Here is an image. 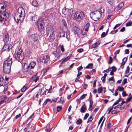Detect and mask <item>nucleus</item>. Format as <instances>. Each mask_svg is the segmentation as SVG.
I'll use <instances>...</instances> for the list:
<instances>
[{
	"mask_svg": "<svg viewBox=\"0 0 132 132\" xmlns=\"http://www.w3.org/2000/svg\"><path fill=\"white\" fill-rule=\"evenodd\" d=\"M6 5L4 2L0 3V23L4 25L9 18L8 13L6 11Z\"/></svg>",
	"mask_w": 132,
	"mask_h": 132,
	"instance_id": "f257e3e1",
	"label": "nucleus"
},
{
	"mask_svg": "<svg viewBox=\"0 0 132 132\" xmlns=\"http://www.w3.org/2000/svg\"><path fill=\"white\" fill-rule=\"evenodd\" d=\"M25 15L24 10L23 7H20L15 13L14 20L18 23L19 21L22 22L23 20Z\"/></svg>",
	"mask_w": 132,
	"mask_h": 132,
	"instance_id": "f03ea898",
	"label": "nucleus"
},
{
	"mask_svg": "<svg viewBox=\"0 0 132 132\" xmlns=\"http://www.w3.org/2000/svg\"><path fill=\"white\" fill-rule=\"evenodd\" d=\"M12 62V57L10 56L9 58L4 62L3 66V70L5 73L8 74L10 72Z\"/></svg>",
	"mask_w": 132,
	"mask_h": 132,
	"instance_id": "7ed1b4c3",
	"label": "nucleus"
},
{
	"mask_svg": "<svg viewBox=\"0 0 132 132\" xmlns=\"http://www.w3.org/2000/svg\"><path fill=\"white\" fill-rule=\"evenodd\" d=\"M104 11L103 7H101L98 10L94 11V12H92L91 13L93 16L95 21H97L99 20L102 15V13L104 12Z\"/></svg>",
	"mask_w": 132,
	"mask_h": 132,
	"instance_id": "20e7f679",
	"label": "nucleus"
},
{
	"mask_svg": "<svg viewBox=\"0 0 132 132\" xmlns=\"http://www.w3.org/2000/svg\"><path fill=\"white\" fill-rule=\"evenodd\" d=\"M15 55L16 60L18 61H22L24 58L23 53L21 48H16Z\"/></svg>",
	"mask_w": 132,
	"mask_h": 132,
	"instance_id": "39448f33",
	"label": "nucleus"
},
{
	"mask_svg": "<svg viewBox=\"0 0 132 132\" xmlns=\"http://www.w3.org/2000/svg\"><path fill=\"white\" fill-rule=\"evenodd\" d=\"M85 17L84 13L81 11H77L74 13L72 15L73 18L74 20H82Z\"/></svg>",
	"mask_w": 132,
	"mask_h": 132,
	"instance_id": "423d86ee",
	"label": "nucleus"
},
{
	"mask_svg": "<svg viewBox=\"0 0 132 132\" xmlns=\"http://www.w3.org/2000/svg\"><path fill=\"white\" fill-rule=\"evenodd\" d=\"M37 24L40 31H42L44 26V23L42 19H39L37 21Z\"/></svg>",
	"mask_w": 132,
	"mask_h": 132,
	"instance_id": "0eeeda50",
	"label": "nucleus"
},
{
	"mask_svg": "<svg viewBox=\"0 0 132 132\" xmlns=\"http://www.w3.org/2000/svg\"><path fill=\"white\" fill-rule=\"evenodd\" d=\"M73 11V9H69L66 8H64L62 9V12L64 15H67L68 16H70L72 13Z\"/></svg>",
	"mask_w": 132,
	"mask_h": 132,
	"instance_id": "6e6552de",
	"label": "nucleus"
},
{
	"mask_svg": "<svg viewBox=\"0 0 132 132\" xmlns=\"http://www.w3.org/2000/svg\"><path fill=\"white\" fill-rule=\"evenodd\" d=\"M46 30L47 34L53 33H54V30L52 26L50 25H47Z\"/></svg>",
	"mask_w": 132,
	"mask_h": 132,
	"instance_id": "1a4fd4ad",
	"label": "nucleus"
},
{
	"mask_svg": "<svg viewBox=\"0 0 132 132\" xmlns=\"http://www.w3.org/2000/svg\"><path fill=\"white\" fill-rule=\"evenodd\" d=\"M50 60V57L49 56L47 55L44 56V57L42 59V62L45 63H48Z\"/></svg>",
	"mask_w": 132,
	"mask_h": 132,
	"instance_id": "9d476101",
	"label": "nucleus"
},
{
	"mask_svg": "<svg viewBox=\"0 0 132 132\" xmlns=\"http://www.w3.org/2000/svg\"><path fill=\"white\" fill-rule=\"evenodd\" d=\"M11 47L10 46L9 44H5L3 47L2 50L3 51H9L10 49H11Z\"/></svg>",
	"mask_w": 132,
	"mask_h": 132,
	"instance_id": "9b49d317",
	"label": "nucleus"
},
{
	"mask_svg": "<svg viewBox=\"0 0 132 132\" xmlns=\"http://www.w3.org/2000/svg\"><path fill=\"white\" fill-rule=\"evenodd\" d=\"M39 77H38L37 76V74H36L32 76L30 79V81H34L36 82L39 79Z\"/></svg>",
	"mask_w": 132,
	"mask_h": 132,
	"instance_id": "f8f14e48",
	"label": "nucleus"
},
{
	"mask_svg": "<svg viewBox=\"0 0 132 132\" xmlns=\"http://www.w3.org/2000/svg\"><path fill=\"white\" fill-rule=\"evenodd\" d=\"M3 40L4 43H6L8 42L9 40V37L7 33H6L4 35Z\"/></svg>",
	"mask_w": 132,
	"mask_h": 132,
	"instance_id": "ddd939ff",
	"label": "nucleus"
},
{
	"mask_svg": "<svg viewBox=\"0 0 132 132\" xmlns=\"http://www.w3.org/2000/svg\"><path fill=\"white\" fill-rule=\"evenodd\" d=\"M5 84V80L3 77L0 75V86H4Z\"/></svg>",
	"mask_w": 132,
	"mask_h": 132,
	"instance_id": "4468645a",
	"label": "nucleus"
},
{
	"mask_svg": "<svg viewBox=\"0 0 132 132\" xmlns=\"http://www.w3.org/2000/svg\"><path fill=\"white\" fill-rule=\"evenodd\" d=\"M32 38L33 40L35 42H37L38 40V36L36 34H32Z\"/></svg>",
	"mask_w": 132,
	"mask_h": 132,
	"instance_id": "2eb2a0df",
	"label": "nucleus"
},
{
	"mask_svg": "<svg viewBox=\"0 0 132 132\" xmlns=\"http://www.w3.org/2000/svg\"><path fill=\"white\" fill-rule=\"evenodd\" d=\"M36 64L35 62L34 61H32L28 67V68L30 69H33Z\"/></svg>",
	"mask_w": 132,
	"mask_h": 132,
	"instance_id": "dca6fc26",
	"label": "nucleus"
},
{
	"mask_svg": "<svg viewBox=\"0 0 132 132\" xmlns=\"http://www.w3.org/2000/svg\"><path fill=\"white\" fill-rule=\"evenodd\" d=\"M79 30V28L76 26L74 27L72 29V31L75 35L78 34Z\"/></svg>",
	"mask_w": 132,
	"mask_h": 132,
	"instance_id": "f3484780",
	"label": "nucleus"
},
{
	"mask_svg": "<svg viewBox=\"0 0 132 132\" xmlns=\"http://www.w3.org/2000/svg\"><path fill=\"white\" fill-rule=\"evenodd\" d=\"M127 59L126 57H124L122 60V62L121 64V68L123 69L124 67V65L125 64L126 62L127 61Z\"/></svg>",
	"mask_w": 132,
	"mask_h": 132,
	"instance_id": "a211bd4d",
	"label": "nucleus"
},
{
	"mask_svg": "<svg viewBox=\"0 0 132 132\" xmlns=\"http://www.w3.org/2000/svg\"><path fill=\"white\" fill-rule=\"evenodd\" d=\"M28 88V86L27 85H24L21 89L22 92H24Z\"/></svg>",
	"mask_w": 132,
	"mask_h": 132,
	"instance_id": "6ab92c4d",
	"label": "nucleus"
},
{
	"mask_svg": "<svg viewBox=\"0 0 132 132\" xmlns=\"http://www.w3.org/2000/svg\"><path fill=\"white\" fill-rule=\"evenodd\" d=\"M124 3L122 2L119 4L118 7V10H120L124 6Z\"/></svg>",
	"mask_w": 132,
	"mask_h": 132,
	"instance_id": "aec40b11",
	"label": "nucleus"
},
{
	"mask_svg": "<svg viewBox=\"0 0 132 132\" xmlns=\"http://www.w3.org/2000/svg\"><path fill=\"white\" fill-rule=\"evenodd\" d=\"M86 110V107L85 105H82L81 108L80 112L81 113H84Z\"/></svg>",
	"mask_w": 132,
	"mask_h": 132,
	"instance_id": "412c9836",
	"label": "nucleus"
},
{
	"mask_svg": "<svg viewBox=\"0 0 132 132\" xmlns=\"http://www.w3.org/2000/svg\"><path fill=\"white\" fill-rule=\"evenodd\" d=\"M89 26V24L88 23H87L85 25L84 29V30H85V31H88Z\"/></svg>",
	"mask_w": 132,
	"mask_h": 132,
	"instance_id": "4be33fe9",
	"label": "nucleus"
},
{
	"mask_svg": "<svg viewBox=\"0 0 132 132\" xmlns=\"http://www.w3.org/2000/svg\"><path fill=\"white\" fill-rule=\"evenodd\" d=\"M32 5L34 6L37 7L38 6V4L35 0H33L32 2Z\"/></svg>",
	"mask_w": 132,
	"mask_h": 132,
	"instance_id": "5701e85b",
	"label": "nucleus"
},
{
	"mask_svg": "<svg viewBox=\"0 0 132 132\" xmlns=\"http://www.w3.org/2000/svg\"><path fill=\"white\" fill-rule=\"evenodd\" d=\"M99 42L93 44L91 46L92 48H96L98 46V45L100 44Z\"/></svg>",
	"mask_w": 132,
	"mask_h": 132,
	"instance_id": "b1692460",
	"label": "nucleus"
},
{
	"mask_svg": "<svg viewBox=\"0 0 132 132\" xmlns=\"http://www.w3.org/2000/svg\"><path fill=\"white\" fill-rule=\"evenodd\" d=\"M53 54L55 56L58 58H59L60 56V55L57 51H54L53 52Z\"/></svg>",
	"mask_w": 132,
	"mask_h": 132,
	"instance_id": "393cba45",
	"label": "nucleus"
},
{
	"mask_svg": "<svg viewBox=\"0 0 132 132\" xmlns=\"http://www.w3.org/2000/svg\"><path fill=\"white\" fill-rule=\"evenodd\" d=\"M93 66V63H89L88 64L86 67V69L91 68Z\"/></svg>",
	"mask_w": 132,
	"mask_h": 132,
	"instance_id": "a878e982",
	"label": "nucleus"
},
{
	"mask_svg": "<svg viewBox=\"0 0 132 132\" xmlns=\"http://www.w3.org/2000/svg\"><path fill=\"white\" fill-rule=\"evenodd\" d=\"M48 35H49V36L50 39H53L54 37V33H50L49 34H48Z\"/></svg>",
	"mask_w": 132,
	"mask_h": 132,
	"instance_id": "bb28decb",
	"label": "nucleus"
},
{
	"mask_svg": "<svg viewBox=\"0 0 132 132\" xmlns=\"http://www.w3.org/2000/svg\"><path fill=\"white\" fill-rule=\"evenodd\" d=\"M62 23L66 27L67 25L66 22L64 19H62L61 21Z\"/></svg>",
	"mask_w": 132,
	"mask_h": 132,
	"instance_id": "cd10ccee",
	"label": "nucleus"
},
{
	"mask_svg": "<svg viewBox=\"0 0 132 132\" xmlns=\"http://www.w3.org/2000/svg\"><path fill=\"white\" fill-rule=\"evenodd\" d=\"M113 122L111 121H110L107 126V127L108 128H110L112 126Z\"/></svg>",
	"mask_w": 132,
	"mask_h": 132,
	"instance_id": "c85d7f7f",
	"label": "nucleus"
},
{
	"mask_svg": "<svg viewBox=\"0 0 132 132\" xmlns=\"http://www.w3.org/2000/svg\"><path fill=\"white\" fill-rule=\"evenodd\" d=\"M90 104H89V110H92V109H90V108H92V105L93 104V101L92 100H90L89 101Z\"/></svg>",
	"mask_w": 132,
	"mask_h": 132,
	"instance_id": "c756f323",
	"label": "nucleus"
},
{
	"mask_svg": "<svg viewBox=\"0 0 132 132\" xmlns=\"http://www.w3.org/2000/svg\"><path fill=\"white\" fill-rule=\"evenodd\" d=\"M82 122V121L81 119H79L76 122L77 125H80Z\"/></svg>",
	"mask_w": 132,
	"mask_h": 132,
	"instance_id": "7c9ffc66",
	"label": "nucleus"
},
{
	"mask_svg": "<svg viewBox=\"0 0 132 132\" xmlns=\"http://www.w3.org/2000/svg\"><path fill=\"white\" fill-rule=\"evenodd\" d=\"M52 130V129L50 128L49 125L48 126V127H47L45 129V131L47 132H50Z\"/></svg>",
	"mask_w": 132,
	"mask_h": 132,
	"instance_id": "2f4dec72",
	"label": "nucleus"
},
{
	"mask_svg": "<svg viewBox=\"0 0 132 132\" xmlns=\"http://www.w3.org/2000/svg\"><path fill=\"white\" fill-rule=\"evenodd\" d=\"M87 94H83L80 97V100H82L84 99L85 98V97L87 96Z\"/></svg>",
	"mask_w": 132,
	"mask_h": 132,
	"instance_id": "473e14b6",
	"label": "nucleus"
},
{
	"mask_svg": "<svg viewBox=\"0 0 132 132\" xmlns=\"http://www.w3.org/2000/svg\"><path fill=\"white\" fill-rule=\"evenodd\" d=\"M42 84L40 83L36 86L35 87L33 88L31 90V91L33 90L35 88L37 87H40L42 86Z\"/></svg>",
	"mask_w": 132,
	"mask_h": 132,
	"instance_id": "72a5a7b5",
	"label": "nucleus"
},
{
	"mask_svg": "<svg viewBox=\"0 0 132 132\" xmlns=\"http://www.w3.org/2000/svg\"><path fill=\"white\" fill-rule=\"evenodd\" d=\"M124 88L123 87H121V86L118 87V89L120 91H123L124 90Z\"/></svg>",
	"mask_w": 132,
	"mask_h": 132,
	"instance_id": "f704fd0d",
	"label": "nucleus"
},
{
	"mask_svg": "<svg viewBox=\"0 0 132 132\" xmlns=\"http://www.w3.org/2000/svg\"><path fill=\"white\" fill-rule=\"evenodd\" d=\"M93 120V118L92 117V116H90L89 118L88 119L87 121V123H88L89 122H91Z\"/></svg>",
	"mask_w": 132,
	"mask_h": 132,
	"instance_id": "c9c22d12",
	"label": "nucleus"
},
{
	"mask_svg": "<svg viewBox=\"0 0 132 132\" xmlns=\"http://www.w3.org/2000/svg\"><path fill=\"white\" fill-rule=\"evenodd\" d=\"M119 112V111L117 110H112L111 112V113L112 114H114L117 113Z\"/></svg>",
	"mask_w": 132,
	"mask_h": 132,
	"instance_id": "e433bc0d",
	"label": "nucleus"
},
{
	"mask_svg": "<svg viewBox=\"0 0 132 132\" xmlns=\"http://www.w3.org/2000/svg\"><path fill=\"white\" fill-rule=\"evenodd\" d=\"M103 90V88L102 87H100L98 89V93H101Z\"/></svg>",
	"mask_w": 132,
	"mask_h": 132,
	"instance_id": "4c0bfd02",
	"label": "nucleus"
},
{
	"mask_svg": "<svg viewBox=\"0 0 132 132\" xmlns=\"http://www.w3.org/2000/svg\"><path fill=\"white\" fill-rule=\"evenodd\" d=\"M109 60L108 62V63H109V64H110L112 62V60H113V59H112V57L111 56H109Z\"/></svg>",
	"mask_w": 132,
	"mask_h": 132,
	"instance_id": "58836bf2",
	"label": "nucleus"
},
{
	"mask_svg": "<svg viewBox=\"0 0 132 132\" xmlns=\"http://www.w3.org/2000/svg\"><path fill=\"white\" fill-rule=\"evenodd\" d=\"M120 98H119V100H117L116 101V102H115L114 103V104H113V105H112V106L113 107V106L117 104H118V103L120 101Z\"/></svg>",
	"mask_w": 132,
	"mask_h": 132,
	"instance_id": "ea45409f",
	"label": "nucleus"
},
{
	"mask_svg": "<svg viewBox=\"0 0 132 132\" xmlns=\"http://www.w3.org/2000/svg\"><path fill=\"white\" fill-rule=\"evenodd\" d=\"M118 31V30L116 29L114 30H113L111 31L110 33V34H113L116 33Z\"/></svg>",
	"mask_w": 132,
	"mask_h": 132,
	"instance_id": "a19ab883",
	"label": "nucleus"
},
{
	"mask_svg": "<svg viewBox=\"0 0 132 132\" xmlns=\"http://www.w3.org/2000/svg\"><path fill=\"white\" fill-rule=\"evenodd\" d=\"M121 23H119V24H117L113 28V29L114 30H115V29H116L117 28V27L120 26V25H121Z\"/></svg>",
	"mask_w": 132,
	"mask_h": 132,
	"instance_id": "79ce46f5",
	"label": "nucleus"
},
{
	"mask_svg": "<svg viewBox=\"0 0 132 132\" xmlns=\"http://www.w3.org/2000/svg\"><path fill=\"white\" fill-rule=\"evenodd\" d=\"M70 58V57L69 56H67L63 60V62H66L68 61Z\"/></svg>",
	"mask_w": 132,
	"mask_h": 132,
	"instance_id": "37998d69",
	"label": "nucleus"
},
{
	"mask_svg": "<svg viewBox=\"0 0 132 132\" xmlns=\"http://www.w3.org/2000/svg\"><path fill=\"white\" fill-rule=\"evenodd\" d=\"M132 24L131 22L129 21L126 24V27L130 26Z\"/></svg>",
	"mask_w": 132,
	"mask_h": 132,
	"instance_id": "c03bdc74",
	"label": "nucleus"
},
{
	"mask_svg": "<svg viewBox=\"0 0 132 132\" xmlns=\"http://www.w3.org/2000/svg\"><path fill=\"white\" fill-rule=\"evenodd\" d=\"M113 107L112 106V107H109L107 111H109V112H111L113 110Z\"/></svg>",
	"mask_w": 132,
	"mask_h": 132,
	"instance_id": "a18cd8bd",
	"label": "nucleus"
},
{
	"mask_svg": "<svg viewBox=\"0 0 132 132\" xmlns=\"http://www.w3.org/2000/svg\"><path fill=\"white\" fill-rule=\"evenodd\" d=\"M62 109V107L60 106H58L57 108V112H59Z\"/></svg>",
	"mask_w": 132,
	"mask_h": 132,
	"instance_id": "49530a36",
	"label": "nucleus"
},
{
	"mask_svg": "<svg viewBox=\"0 0 132 132\" xmlns=\"http://www.w3.org/2000/svg\"><path fill=\"white\" fill-rule=\"evenodd\" d=\"M107 34L105 32H103L101 35V38H103Z\"/></svg>",
	"mask_w": 132,
	"mask_h": 132,
	"instance_id": "de8ad7c7",
	"label": "nucleus"
},
{
	"mask_svg": "<svg viewBox=\"0 0 132 132\" xmlns=\"http://www.w3.org/2000/svg\"><path fill=\"white\" fill-rule=\"evenodd\" d=\"M129 66H128L127 67L125 71V73L126 74H127L129 72Z\"/></svg>",
	"mask_w": 132,
	"mask_h": 132,
	"instance_id": "09e8293b",
	"label": "nucleus"
},
{
	"mask_svg": "<svg viewBox=\"0 0 132 132\" xmlns=\"http://www.w3.org/2000/svg\"><path fill=\"white\" fill-rule=\"evenodd\" d=\"M127 79H124L122 81V83L123 84V85H125L127 83Z\"/></svg>",
	"mask_w": 132,
	"mask_h": 132,
	"instance_id": "8fccbe9b",
	"label": "nucleus"
},
{
	"mask_svg": "<svg viewBox=\"0 0 132 132\" xmlns=\"http://www.w3.org/2000/svg\"><path fill=\"white\" fill-rule=\"evenodd\" d=\"M88 32V31H85V30L84 29L83 30H82L81 31V32L82 35H86V32Z\"/></svg>",
	"mask_w": 132,
	"mask_h": 132,
	"instance_id": "3c124183",
	"label": "nucleus"
},
{
	"mask_svg": "<svg viewBox=\"0 0 132 132\" xmlns=\"http://www.w3.org/2000/svg\"><path fill=\"white\" fill-rule=\"evenodd\" d=\"M27 72L29 75H32L33 73V71L32 70H30L29 71H28Z\"/></svg>",
	"mask_w": 132,
	"mask_h": 132,
	"instance_id": "603ef678",
	"label": "nucleus"
},
{
	"mask_svg": "<svg viewBox=\"0 0 132 132\" xmlns=\"http://www.w3.org/2000/svg\"><path fill=\"white\" fill-rule=\"evenodd\" d=\"M122 95L123 97H125L128 95V94L126 93V92L123 91L122 92Z\"/></svg>",
	"mask_w": 132,
	"mask_h": 132,
	"instance_id": "864d4df0",
	"label": "nucleus"
},
{
	"mask_svg": "<svg viewBox=\"0 0 132 132\" xmlns=\"http://www.w3.org/2000/svg\"><path fill=\"white\" fill-rule=\"evenodd\" d=\"M132 99V96L130 97L127 98L126 101L127 102H130L131 100Z\"/></svg>",
	"mask_w": 132,
	"mask_h": 132,
	"instance_id": "5fc2aeb1",
	"label": "nucleus"
},
{
	"mask_svg": "<svg viewBox=\"0 0 132 132\" xmlns=\"http://www.w3.org/2000/svg\"><path fill=\"white\" fill-rule=\"evenodd\" d=\"M89 116V114L88 113H87L85 114V115L84 117V119H87V118Z\"/></svg>",
	"mask_w": 132,
	"mask_h": 132,
	"instance_id": "6e6d98bb",
	"label": "nucleus"
},
{
	"mask_svg": "<svg viewBox=\"0 0 132 132\" xmlns=\"http://www.w3.org/2000/svg\"><path fill=\"white\" fill-rule=\"evenodd\" d=\"M111 69L112 70V71L113 72H115L116 70V68L114 66H113L112 67Z\"/></svg>",
	"mask_w": 132,
	"mask_h": 132,
	"instance_id": "4d7b16f0",
	"label": "nucleus"
},
{
	"mask_svg": "<svg viewBox=\"0 0 132 132\" xmlns=\"http://www.w3.org/2000/svg\"><path fill=\"white\" fill-rule=\"evenodd\" d=\"M104 118V117L103 116L102 117H101V118L100 119L99 122H98V125H99V124H100V123H101V122L102 121V120Z\"/></svg>",
	"mask_w": 132,
	"mask_h": 132,
	"instance_id": "13d9d810",
	"label": "nucleus"
},
{
	"mask_svg": "<svg viewBox=\"0 0 132 132\" xmlns=\"http://www.w3.org/2000/svg\"><path fill=\"white\" fill-rule=\"evenodd\" d=\"M107 1L109 4L111 5L112 4L113 0H107Z\"/></svg>",
	"mask_w": 132,
	"mask_h": 132,
	"instance_id": "bf43d9fd",
	"label": "nucleus"
},
{
	"mask_svg": "<svg viewBox=\"0 0 132 132\" xmlns=\"http://www.w3.org/2000/svg\"><path fill=\"white\" fill-rule=\"evenodd\" d=\"M110 70H111V69H110V68H109L108 69L106 70H104V71L105 72L108 73V72H109L110 71Z\"/></svg>",
	"mask_w": 132,
	"mask_h": 132,
	"instance_id": "052dcab7",
	"label": "nucleus"
},
{
	"mask_svg": "<svg viewBox=\"0 0 132 132\" xmlns=\"http://www.w3.org/2000/svg\"><path fill=\"white\" fill-rule=\"evenodd\" d=\"M77 69L78 70V73L77 75V77H78L79 76H80L82 74V72H79V70L78 69V68H77Z\"/></svg>",
	"mask_w": 132,
	"mask_h": 132,
	"instance_id": "680f3d73",
	"label": "nucleus"
},
{
	"mask_svg": "<svg viewBox=\"0 0 132 132\" xmlns=\"http://www.w3.org/2000/svg\"><path fill=\"white\" fill-rule=\"evenodd\" d=\"M125 54H128L129 53V51L128 49H126L125 50Z\"/></svg>",
	"mask_w": 132,
	"mask_h": 132,
	"instance_id": "e2e57ef3",
	"label": "nucleus"
},
{
	"mask_svg": "<svg viewBox=\"0 0 132 132\" xmlns=\"http://www.w3.org/2000/svg\"><path fill=\"white\" fill-rule=\"evenodd\" d=\"M83 51V49L82 48H80L77 51L78 52L80 53L82 52Z\"/></svg>",
	"mask_w": 132,
	"mask_h": 132,
	"instance_id": "0e129e2a",
	"label": "nucleus"
},
{
	"mask_svg": "<svg viewBox=\"0 0 132 132\" xmlns=\"http://www.w3.org/2000/svg\"><path fill=\"white\" fill-rule=\"evenodd\" d=\"M125 28L124 27L122 28L120 30V31L123 32H124L125 30Z\"/></svg>",
	"mask_w": 132,
	"mask_h": 132,
	"instance_id": "69168bd1",
	"label": "nucleus"
},
{
	"mask_svg": "<svg viewBox=\"0 0 132 132\" xmlns=\"http://www.w3.org/2000/svg\"><path fill=\"white\" fill-rule=\"evenodd\" d=\"M63 102V98L61 97L60 100L59 102L62 103Z\"/></svg>",
	"mask_w": 132,
	"mask_h": 132,
	"instance_id": "338daca9",
	"label": "nucleus"
},
{
	"mask_svg": "<svg viewBox=\"0 0 132 132\" xmlns=\"http://www.w3.org/2000/svg\"><path fill=\"white\" fill-rule=\"evenodd\" d=\"M21 116V114H18L16 115L15 117V119H17L19 117H20Z\"/></svg>",
	"mask_w": 132,
	"mask_h": 132,
	"instance_id": "774afa93",
	"label": "nucleus"
}]
</instances>
